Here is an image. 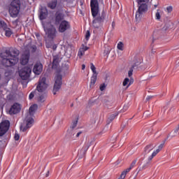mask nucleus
I'll return each mask as SVG.
<instances>
[{
    "label": "nucleus",
    "mask_w": 179,
    "mask_h": 179,
    "mask_svg": "<svg viewBox=\"0 0 179 179\" xmlns=\"http://www.w3.org/2000/svg\"><path fill=\"white\" fill-rule=\"evenodd\" d=\"M128 86H131V83H129Z\"/></svg>",
    "instance_id": "4d7b16f0"
},
{
    "label": "nucleus",
    "mask_w": 179,
    "mask_h": 179,
    "mask_svg": "<svg viewBox=\"0 0 179 179\" xmlns=\"http://www.w3.org/2000/svg\"><path fill=\"white\" fill-rule=\"evenodd\" d=\"M5 31V36L6 37H10L13 34V31H12V29L10 28H8V27L3 29Z\"/></svg>",
    "instance_id": "393cba45"
},
{
    "label": "nucleus",
    "mask_w": 179,
    "mask_h": 179,
    "mask_svg": "<svg viewBox=\"0 0 179 179\" xmlns=\"http://www.w3.org/2000/svg\"><path fill=\"white\" fill-rule=\"evenodd\" d=\"M90 65H91L90 68L93 73L94 74L97 73V72L96 71V66H94V64H93V63H91Z\"/></svg>",
    "instance_id": "c756f323"
},
{
    "label": "nucleus",
    "mask_w": 179,
    "mask_h": 179,
    "mask_svg": "<svg viewBox=\"0 0 179 179\" xmlns=\"http://www.w3.org/2000/svg\"><path fill=\"white\" fill-rule=\"evenodd\" d=\"M118 115V113H115L110 115V117L108 119V122H112V121H114L115 120V117Z\"/></svg>",
    "instance_id": "bb28decb"
},
{
    "label": "nucleus",
    "mask_w": 179,
    "mask_h": 179,
    "mask_svg": "<svg viewBox=\"0 0 179 179\" xmlns=\"http://www.w3.org/2000/svg\"><path fill=\"white\" fill-rule=\"evenodd\" d=\"M85 54V51L80 50L78 53V57H82Z\"/></svg>",
    "instance_id": "58836bf2"
},
{
    "label": "nucleus",
    "mask_w": 179,
    "mask_h": 179,
    "mask_svg": "<svg viewBox=\"0 0 179 179\" xmlns=\"http://www.w3.org/2000/svg\"><path fill=\"white\" fill-rule=\"evenodd\" d=\"M132 72H134V70H129L128 75H129V78H131L132 76Z\"/></svg>",
    "instance_id": "ea45409f"
},
{
    "label": "nucleus",
    "mask_w": 179,
    "mask_h": 179,
    "mask_svg": "<svg viewBox=\"0 0 179 179\" xmlns=\"http://www.w3.org/2000/svg\"><path fill=\"white\" fill-rule=\"evenodd\" d=\"M34 124V119L33 117H26L25 121L20 125V131L22 132H26L27 129L31 128Z\"/></svg>",
    "instance_id": "0eeeda50"
},
{
    "label": "nucleus",
    "mask_w": 179,
    "mask_h": 179,
    "mask_svg": "<svg viewBox=\"0 0 179 179\" xmlns=\"http://www.w3.org/2000/svg\"><path fill=\"white\" fill-rule=\"evenodd\" d=\"M143 167V169H146V165H144Z\"/></svg>",
    "instance_id": "603ef678"
},
{
    "label": "nucleus",
    "mask_w": 179,
    "mask_h": 179,
    "mask_svg": "<svg viewBox=\"0 0 179 179\" xmlns=\"http://www.w3.org/2000/svg\"><path fill=\"white\" fill-rule=\"evenodd\" d=\"M36 94V91H33L29 94V100H31Z\"/></svg>",
    "instance_id": "7c9ffc66"
},
{
    "label": "nucleus",
    "mask_w": 179,
    "mask_h": 179,
    "mask_svg": "<svg viewBox=\"0 0 179 179\" xmlns=\"http://www.w3.org/2000/svg\"><path fill=\"white\" fill-rule=\"evenodd\" d=\"M69 29H71V23L66 20H64L59 24V33H65V31H67V30H69Z\"/></svg>",
    "instance_id": "f8f14e48"
},
{
    "label": "nucleus",
    "mask_w": 179,
    "mask_h": 179,
    "mask_svg": "<svg viewBox=\"0 0 179 179\" xmlns=\"http://www.w3.org/2000/svg\"><path fill=\"white\" fill-rule=\"evenodd\" d=\"M12 75H13V71H12V69L7 68L4 72L5 80H7V82H9L10 80V79L12 78Z\"/></svg>",
    "instance_id": "dca6fc26"
},
{
    "label": "nucleus",
    "mask_w": 179,
    "mask_h": 179,
    "mask_svg": "<svg viewBox=\"0 0 179 179\" xmlns=\"http://www.w3.org/2000/svg\"><path fill=\"white\" fill-rule=\"evenodd\" d=\"M57 45H52V50H53V51H55V50H57Z\"/></svg>",
    "instance_id": "c03bdc74"
},
{
    "label": "nucleus",
    "mask_w": 179,
    "mask_h": 179,
    "mask_svg": "<svg viewBox=\"0 0 179 179\" xmlns=\"http://www.w3.org/2000/svg\"><path fill=\"white\" fill-rule=\"evenodd\" d=\"M47 16H48V11H41L40 15H39V19L41 20H44L47 19Z\"/></svg>",
    "instance_id": "b1692460"
},
{
    "label": "nucleus",
    "mask_w": 179,
    "mask_h": 179,
    "mask_svg": "<svg viewBox=\"0 0 179 179\" xmlns=\"http://www.w3.org/2000/svg\"><path fill=\"white\" fill-rule=\"evenodd\" d=\"M96 82H97V76H92L91 77V81L90 84V87L91 89L94 87V85H96Z\"/></svg>",
    "instance_id": "4be33fe9"
},
{
    "label": "nucleus",
    "mask_w": 179,
    "mask_h": 179,
    "mask_svg": "<svg viewBox=\"0 0 179 179\" xmlns=\"http://www.w3.org/2000/svg\"><path fill=\"white\" fill-rule=\"evenodd\" d=\"M45 99H47V94L44 93L37 96L36 100L38 103H44V101H45Z\"/></svg>",
    "instance_id": "412c9836"
},
{
    "label": "nucleus",
    "mask_w": 179,
    "mask_h": 179,
    "mask_svg": "<svg viewBox=\"0 0 179 179\" xmlns=\"http://www.w3.org/2000/svg\"><path fill=\"white\" fill-rule=\"evenodd\" d=\"M85 68H86V66H85V64H83V65H82V69H83V71L85 69Z\"/></svg>",
    "instance_id": "09e8293b"
},
{
    "label": "nucleus",
    "mask_w": 179,
    "mask_h": 179,
    "mask_svg": "<svg viewBox=\"0 0 179 179\" xmlns=\"http://www.w3.org/2000/svg\"><path fill=\"white\" fill-rule=\"evenodd\" d=\"M47 78L45 77H41L38 82V85L36 88V91L38 93H44L48 87V84H47Z\"/></svg>",
    "instance_id": "423d86ee"
},
{
    "label": "nucleus",
    "mask_w": 179,
    "mask_h": 179,
    "mask_svg": "<svg viewBox=\"0 0 179 179\" xmlns=\"http://www.w3.org/2000/svg\"><path fill=\"white\" fill-rule=\"evenodd\" d=\"M14 138H15V141H19V139H20V136L19 135V134L15 133Z\"/></svg>",
    "instance_id": "e433bc0d"
},
{
    "label": "nucleus",
    "mask_w": 179,
    "mask_h": 179,
    "mask_svg": "<svg viewBox=\"0 0 179 179\" xmlns=\"http://www.w3.org/2000/svg\"><path fill=\"white\" fill-rule=\"evenodd\" d=\"M89 149V146H87L86 148V150H87Z\"/></svg>",
    "instance_id": "864d4df0"
},
{
    "label": "nucleus",
    "mask_w": 179,
    "mask_h": 179,
    "mask_svg": "<svg viewBox=\"0 0 179 179\" xmlns=\"http://www.w3.org/2000/svg\"><path fill=\"white\" fill-rule=\"evenodd\" d=\"M55 85L53 86L52 93L54 95L57 94V92H59L62 86V76L58 74L55 77Z\"/></svg>",
    "instance_id": "6e6552de"
},
{
    "label": "nucleus",
    "mask_w": 179,
    "mask_h": 179,
    "mask_svg": "<svg viewBox=\"0 0 179 179\" xmlns=\"http://www.w3.org/2000/svg\"><path fill=\"white\" fill-rule=\"evenodd\" d=\"M129 83V78H127L123 81V86H127Z\"/></svg>",
    "instance_id": "f704fd0d"
},
{
    "label": "nucleus",
    "mask_w": 179,
    "mask_h": 179,
    "mask_svg": "<svg viewBox=\"0 0 179 179\" xmlns=\"http://www.w3.org/2000/svg\"><path fill=\"white\" fill-rule=\"evenodd\" d=\"M0 27L4 30L6 27H8V25L6 24V22L3 20H0Z\"/></svg>",
    "instance_id": "cd10ccee"
},
{
    "label": "nucleus",
    "mask_w": 179,
    "mask_h": 179,
    "mask_svg": "<svg viewBox=\"0 0 179 179\" xmlns=\"http://www.w3.org/2000/svg\"><path fill=\"white\" fill-rule=\"evenodd\" d=\"M30 58L29 54H24L21 57L20 62L22 65H27L29 64V59Z\"/></svg>",
    "instance_id": "a211bd4d"
},
{
    "label": "nucleus",
    "mask_w": 179,
    "mask_h": 179,
    "mask_svg": "<svg viewBox=\"0 0 179 179\" xmlns=\"http://www.w3.org/2000/svg\"><path fill=\"white\" fill-rule=\"evenodd\" d=\"M123 110L127 111V110H128V105H124V107H123Z\"/></svg>",
    "instance_id": "37998d69"
},
{
    "label": "nucleus",
    "mask_w": 179,
    "mask_h": 179,
    "mask_svg": "<svg viewBox=\"0 0 179 179\" xmlns=\"http://www.w3.org/2000/svg\"><path fill=\"white\" fill-rule=\"evenodd\" d=\"M149 1L150 0H137L138 8L136 13V22L141 20V17H142V15H143L144 13H146L148 9V3H149Z\"/></svg>",
    "instance_id": "7ed1b4c3"
},
{
    "label": "nucleus",
    "mask_w": 179,
    "mask_h": 179,
    "mask_svg": "<svg viewBox=\"0 0 179 179\" xmlns=\"http://www.w3.org/2000/svg\"><path fill=\"white\" fill-rule=\"evenodd\" d=\"M136 159L132 161L129 167L122 172V177H127V174H128V173H129V171H131V169H134V167L136 166Z\"/></svg>",
    "instance_id": "2eb2a0df"
},
{
    "label": "nucleus",
    "mask_w": 179,
    "mask_h": 179,
    "mask_svg": "<svg viewBox=\"0 0 179 179\" xmlns=\"http://www.w3.org/2000/svg\"><path fill=\"white\" fill-rule=\"evenodd\" d=\"M125 178V176H122V173H121L120 177L117 179H124Z\"/></svg>",
    "instance_id": "49530a36"
},
{
    "label": "nucleus",
    "mask_w": 179,
    "mask_h": 179,
    "mask_svg": "<svg viewBox=\"0 0 179 179\" xmlns=\"http://www.w3.org/2000/svg\"><path fill=\"white\" fill-rule=\"evenodd\" d=\"M19 50L15 48H8L1 55L3 66L10 68L19 62Z\"/></svg>",
    "instance_id": "f03ea898"
},
{
    "label": "nucleus",
    "mask_w": 179,
    "mask_h": 179,
    "mask_svg": "<svg viewBox=\"0 0 179 179\" xmlns=\"http://www.w3.org/2000/svg\"><path fill=\"white\" fill-rule=\"evenodd\" d=\"M106 89V84H102L100 85V90L103 92Z\"/></svg>",
    "instance_id": "4c0bfd02"
},
{
    "label": "nucleus",
    "mask_w": 179,
    "mask_h": 179,
    "mask_svg": "<svg viewBox=\"0 0 179 179\" xmlns=\"http://www.w3.org/2000/svg\"><path fill=\"white\" fill-rule=\"evenodd\" d=\"M82 134V131H79L78 133H77L76 134V138H79V136H80V135Z\"/></svg>",
    "instance_id": "79ce46f5"
},
{
    "label": "nucleus",
    "mask_w": 179,
    "mask_h": 179,
    "mask_svg": "<svg viewBox=\"0 0 179 179\" xmlns=\"http://www.w3.org/2000/svg\"><path fill=\"white\" fill-rule=\"evenodd\" d=\"M155 8L156 9V8H157V5H154Z\"/></svg>",
    "instance_id": "3c124183"
},
{
    "label": "nucleus",
    "mask_w": 179,
    "mask_h": 179,
    "mask_svg": "<svg viewBox=\"0 0 179 179\" xmlns=\"http://www.w3.org/2000/svg\"><path fill=\"white\" fill-rule=\"evenodd\" d=\"M65 13H64L63 10H57L55 14V17H54V22H55V24L58 25L59 24V23L64 22V20H65Z\"/></svg>",
    "instance_id": "9d476101"
},
{
    "label": "nucleus",
    "mask_w": 179,
    "mask_h": 179,
    "mask_svg": "<svg viewBox=\"0 0 179 179\" xmlns=\"http://www.w3.org/2000/svg\"><path fill=\"white\" fill-rule=\"evenodd\" d=\"M9 127H10L9 120H5L0 123V136H3L8 132Z\"/></svg>",
    "instance_id": "9b49d317"
},
{
    "label": "nucleus",
    "mask_w": 179,
    "mask_h": 179,
    "mask_svg": "<svg viewBox=\"0 0 179 179\" xmlns=\"http://www.w3.org/2000/svg\"><path fill=\"white\" fill-rule=\"evenodd\" d=\"M59 55H55L53 56V61H52V68L56 69V68H58V66L59 65Z\"/></svg>",
    "instance_id": "6ab92c4d"
},
{
    "label": "nucleus",
    "mask_w": 179,
    "mask_h": 179,
    "mask_svg": "<svg viewBox=\"0 0 179 179\" xmlns=\"http://www.w3.org/2000/svg\"><path fill=\"white\" fill-rule=\"evenodd\" d=\"M32 48H33L34 51H36V50H37V48H36V46L32 47Z\"/></svg>",
    "instance_id": "8fccbe9b"
},
{
    "label": "nucleus",
    "mask_w": 179,
    "mask_h": 179,
    "mask_svg": "<svg viewBox=\"0 0 179 179\" xmlns=\"http://www.w3.org/2000/svg\"><path fill=\"white\" fill-rule=\"evenodd\" d=\"M78 125V119L73 122V124L71 125L72 129H74V128H76V126Z\"/></svg>",
    "instance_id": "72a5a7b5"
},
{
    "label": "nucleus",
    "mask_w": 179,
    "mask_h": 179,
    "mask_svg": "<svg viewBox=\"0 0 179 179\" xmlns=\"http://www.w3.org/2000/svg\"><path fill=\"white\" fill-rule=\"evenodd\" d=\"M57 0H52V1L48 4V8H50V9H55V8H57Z\"/></svg>",
    "instance_id": "a878e982"
},
{
    "label": "nucleus",
    "mask_w": 179,
    "mask_h": 179,
    "mask_svg": "<svg viewBox=\"0 0 179 179\" xmlns=\"http://www.w3.org/2000/svg\"><path fill=\"white\" fill-rule=\"evenodd\" d=\"M50 176V171H48L45 177H48Z\"/></svg>",
    "instance_id": "de8ad7c7"
},
{
    "label": "nucleus",
    "mask_w": 179,
    "mask_h": 179,
    "mask_svg": "<svg viewBox=\"0 0 179 179\" xmlns=\"http://www.w3.org/2000/svg\"><path fill=\"white\" fill-rule=\"evenodd\" d=\"M155 146L153 145V144H148L144 148V153L145 155H148V153H150L152 150L155 149Z\"/></svg>",
    "instance_id": "aec40b11"
},
{
    "label": "nucleus",
    "mask_w": 179,
    "mask_h": 179,
    "mask_svg": "<svg viewBox=\"0 0 179 179\" xmlns=\"http://www.w3.org/2000/svg\"><path fill=\"white\" fill-rule=\"evenodd\" d=\"M149 99H150V97H148V98H147V100H149Z\"/></svg>",
    "instance_id": "6e6d98bb"
},
{
    "label": "nucleus",
    "mask_w": 179,
    "mask_h": 179,
    "mask_svg": "<svg viewBox=\"0 0 179 179\" xmlns=\"http://www.w3.org/2000/svg\"><path fill=\"white\" fill-rule=\"evenodd\" d=\"M8 12L11 17H17L20 12V0H13L8 7Z\"/></svg>",
    "instance_id": "20e7f679"
},
{
    "label": "nucleus",
    "mask_w": 179,
    "mask_h": 179,
    "mask_svg": "<svg viewBox=\"0 0 179 179\" xmlns=\"http://www.w3.org/2000/svg\"><path fill=\"white\" fill-rule=\"evenodd\" d=\"M155 18L157 20H160L161 16H160V13L159 12V10H157V13L155 14Z\"/></svg>",
    "instance_id": "2f4dec72"
},
{
    "label": "nucleus",
    "mask_w": 179,
    "mask_h": 179,
    "mask_svg": "<svg viewBox=\"0 0 179 179\" xmlns=\"http://www.w3.org/2000/svg\"><path fill=\"white\" fill-rule=\"evenodd\" d=\"M117 50H120V51H122V50H124V43H122V42H119L117 43Z\"/></svg>",
    "instance_id": "c85d7f7f"
},
{
    "label": "nucleus",
    "mask_w": 179,
    "mask_h": 179,
    "mask_svg": "<svg viewBox=\"0 0 179 179\" xmlns=\"http://www.w3.org/2000/svg\"><path fill=\"white\" fill-rule=\"evenodd\" d=\"M112 26H114V22L112 23Z\"/></svg>",
    "instance_id": "5fc2aeb1"
},
{
    "label": "nucleus",
    "mask_w": 179,
    "mask_h": 179,
    "mask_svg": "<svg viewBox=\"0 0 179 179\" xmlns=\"http://www.w3.org/2000/svg\"><path fill=\"white\" fill-rule=\"evenodd\" d=\"M43 29L45 33V36H47L48 40L52 41L55 40V38H57L58 31H57V27H55V26L50 24L48 27H44Z\"/></svg>",
    "instance_id": "39448f33"
},
{
    "label": "nucleus",
    "mask_w": 179,
    "mask_h": 179,
    "mask_svg": "<svg viewBox=\"0 0 179 179\" xmlns=\"http://www.w3.org/2000/svg\"><path fill=\"white\" fill-rule=\"evenodd\" d=\"M83 50H83V51H84V52H85V51H87V50H89V48H87V46H85L83 48Z\"/></svg>",
    "instance_id": "a18cd8bd"
},
{
    "label": "nucleus",
    "mask_w": 179,
    "mask_h": 179,
    "mask_svg": "<svg viewBox=\"0 0 179 179\" xmlns=\"http://www.w3.org/2000/svg\"><path fill=\"white\" fill-rule=\"evenodd\" d=\"M166 10L168 12V13H171V12H173V6H169L166 8Z\"/></svg>",
    "instance_id": "c9c22d12"
},
{
    "label": "nucleus",
    "mask_w": 179,
    "mask_h": 179,
    "mask_svg": "<svg viewBox=\"0 0 179 179\" xmlns=\"http://www.w3.org/2000/svg\"><path fill=\"white\" fill-rule=\"evenodd\" d=\"M37 108H38L37 104H34L31 106L29 110L30 115H33V114H34V113H36V111L37 110Z\"/></svg>",
    "instance_id": "5701e85b"
},
{
    "label": "nucleus",
    "mask_w": 179,
    "mask_h": 179,
    "mask_svg": "<svg viewBox=\"0 0 179 179\" xmlns=\"http://www.w3.org/2000/svg\"><path fill=\"white\" fill-rule=\"evenodd\" d=\"M89 38H90V31H87L86 34H85V39L89 41Z\"/></svg>",
    "instance_id": "473e14b6"
},
{
    "label": "nucleus",
    "mask_w": 179,
    "mask_h": 179,
    "mask_svg": "<svg viewBox=\"0 0 179 179\" xmlns=\"http://www.w3.org/2000/svg\"><path fill=\"white\" fill-rule=\"evenodd\" d=\"M99 2H103V0H90L91 13L93 17L92 26L95 29H99L104 23L107 13L106 11L102 10L100 13V5Z\"/></svg>",
    "instance_id": "f257e3e1"
},
{
    "label": "nucleus",
    "mask_w": 179,
    "mask_h": 179,
    "mask_svg": "<svg viewBox=\"0 0 179 179\" xmlns=\"http://www.w3.org/2000/svg\"><path fill=\"white\" fill-rule=\"evenodd\" d=\"M18 113H20V105L15 103L11 106L9 110V114H10V115H13L15 114H17Z\"/></svg>",
    "instance_id": "4468645a"
},
{
    "label": "nucleus",
    "mask_w": 179,
    "mask_h": 179,
    "mask_svg": "<svg viewBox=\"0 0 179 179\" xmlns=\"http://www.w3.org/2000/svg\"><path fill=\"white\" fill-rule=\"evenodd\" d=\"M64 1H68V0H64Z\"/></svg>",
    "instance_id": "13d9d810"
},
{
    "label": "nucleus",
    "mask_w": 179,
    "mask_h": 179,
    "mask_svg": "<svg viewBox=\"0 0 179 179\" xmlns=\"http://www.w3.org/2000/svg\"><path fill=\"white\" fill-rule=\"evenodd\" d=\"M164 146V143H162L159 145L158 149H157L155 151H154L152 155L148 157L147 164H149L152 160H153V157H155L160 150L163 149V147Z\"/></svg>",
    "instance_id": "ddd939ff"
},
{
    "label": "nucleus",
    "mask_w": 179,
    "mask_h": 179,
    "mask_svg": "<svg viewBox=\"0 0 179 179\" xmlns=\"http://www.w3.org/2000/svg\"><path fill=\"white\" fill-rule=\"evenodd\" d=\"M19 22V20H16L15 21H13V24H17V23Z\"/></svg>",
    "instance_id": "a19ab883"
},
{
    "label": "nucleus",
    "mask_w": 179,
    "mask_h": 179,
    "mask_svg": "<svg viewBox=\"0 0 179 179\" xmlns=\"http://www.w3.org/2000/svg\"><path fill=\"white\" fill-rule=\"evenodd\" d=\"M33 72L35 75H40L43 72V64L41 63H37L34 65Z\"/></svg>",
    "instance_id": "f3484780"
},
{
    "label": "nucleus",
    "mask_w": 179,
    "mask_h": 179,
    "mask_svg": "<svg viewBox=\"0 0 179 179\" xmlns=\"http://www.w3.org/2000/svg\"><path fill=\"white\" fill-rule=\"evenodd\" d=\"M31 73V69L29 66H24L19 71V75L22 80H27L30 78Z\"/></svg>",
    "instance_id": "1a4fd4ad"
}]
</instances>
